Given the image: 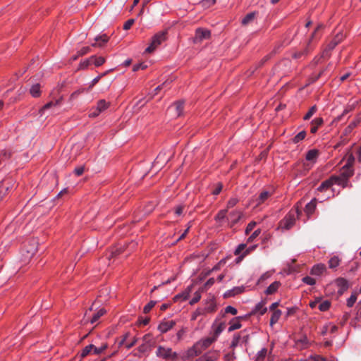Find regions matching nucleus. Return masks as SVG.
<instances>
[{"mask_svg":"<svg viewBox=\"0 0 361 361\" xmlns=\"http://www.w3.org/2000/svg\"><path fill=\"white\" fill-rule=\"evenodd\" d=\"M246 248V244L245 243H240L239 244L235 249L233 253L235 255H241L244 250Z\"/></svg>","mask_w":361,"mask_h":361,"instance_id":"48","label":"nucleus"},{"mask_svg":"<svg viewBox=\"0 0 361 361\" xmlns=\"http://www.w3.org/2000/svg\"><path fill=\"white\" fill-rule=\"evenodd\" d=\"M169 109L174 110L176 116H180L184 110V101H177L174 102L170 106Z\"/></svg>","mask_w":361,"mask_h":361,"instance_id":"12","label":"nucleus"},{"mask_svg":"<svg viewBox=\"0 0 361 361\" xmlns=\"http://www.w3.org/2000/svg\"><path fill=\"white\" fill-rule=\"evenodd\" d=\"M106 313V310L104 308L99 309L90 319V323H95L102 316Z\"/></svg>","mask_w":361,"mask_h":361,"instance_id":"37","label":"nucleus"},{"mask_svg":"<svg viewBox=\"0 0 361 361\" xmlns=\"http://www.w3.org/2000/svg\"><path fill=\"white\" fill-rule=\"evenodd\" d=\"M336 284L337 287L339 288L338 292L340 293H343L349 287L348 281L345 279L341 278V277L338 278L336 280Z\"/></svg>","mask_w":361,"mask_h":361,"instance_id":"15","label":"nucleus"},{"mask_svg":"<svg viewBox=\"0 0 361 361\" xmlns=\"http://www.w3.org/2000/svg\"><path fill=\"white\" fill-rule=\"evenodd\" d=\"M319 155V151L316 149L309 150L305 156L307 161L315 162Z\"/></svg>","mask_w":361,"mask_h":361,"instance_id":"26","label":"nucleus"},{"mask_svg":"<svg viewBox=\"0 0 361 361\" xmlns=\"http://www.w3.org/2000/svg\"><path fill=\"white\" fill-rule=\"evenodd\" d=\"M90 64H92V60L90 59V57L88 59H86L81 61L79 64L78 69H85L87 68Z\"/></svg>","mask_w":361,"mask_h":361,"instance_id":"52","label":"nucleus"},{"mask_svg":"<svg viewBox=\"0 0 361 361\" xmlns=\"http://www.w3.org/2000/svg\"><path fill=\"white\" fill-rule=\"evenodd\" d=\"M205 310V314L209 312H213L216 310V305L214 302H212L210 305L203 308Z\"/></svg>","mask_w":361,"mask_h":361,"instance_id":"64","label":"nucleus"},{"mask_svg":"<svg viewBox=\"0 0 361 361\" xmlns=\"http://www.w3.org/2000/svg\"><path fill=\"white\" fill-rule=\"evenodd\" d=\"M200 299H201V293H200V291H196L194 293L193 298L190 300L189 304L192 305L197 303V302H199Z\"/></svg>","mask_w":361,"mask_h":361,"instance_id":"53","label":"nucleus"},{"mask_svg":"<svg viewBox=\"0 0 361 361\" xmlns=\"http://www.w3.org/2000/svg\"><path fill=\"white\" fill-rule=\"evenodd\" d=\"M255 17V13L251 12L247 13L243 19H242V24L245 25L252 22Z\"/></svg>","mask_w":361,"mask_h":361,"instance_id":"39","label":"nucleus"},{"mask_svg":"<svg viewBox=\"0 0 361 361\" xmlns=\"http://www.w3.org/2000/svg\"><path fill=\"white\" fill-rule=\"evenodd\" d=\"M346 157V163L345 164V166L353 167V164L355 162V157L352 153H348L345 156Z\"/></svg>","mask_w":361,"mask_h":361,"instance_id":"41","label":"nucleus"},{"mask_svg":"<svg viewBox=\"0 0 361 361\" xmlns=\"http://www.w3.org/2000/svg\"><path fill=\"white\" fill-rule=\"evenodd\" d=\"M90 59L92 60V63L94 64L97 67L102 66L105 62V59L102 56H92Z\"/></svg>","mask_w":361,"mask_h":361,"instance_id":"33","label":"nucleus"},{"mask_svg":"<svg viewBox=\"0 0 361 361\" xmlns=\"http://www.w3.org/2000/svg\"><path fill=\"white\" fill-rule=\"evenodd\" d=\"M301 214V211L297 207L295 210H290L283 219L279 222V226L282 229L289 230L291 228L296 221V218Z\"/></svg>","mask_w":361,"mask_h":361,"instance_id":"2","label":"nucleus"},{"mask_svg":"<svg viewBox=\"0 0 361 361\" xmlns=\"http://www.w3.org/2000/svg\"><path fill=\"white\" fill-rule=\"evenodd\" d=\"M176 324V322L173 320L163 321L158 326V330L161 334H165L171 329Z\"/></svg>","mask_w":361,"mask_h":361,"instance_id":"10","label":"nucleus"},{"mask_svg":"<svg viewBox=\"0 0 361 361\" xmlns=\"http://www.w3.org/2000/svg\"><path fill=\"white\" fill-rule=\"evenodd\" d=\"M317 111V107L316 105H313L310 107L307 114L304 116L303 119L305 121L309 120Z\"/></svg>","mask_w":361,"mask_h":361,"instance_id":"42","label":"nucleus"},{"mask_svg":"<svg viewBox=\"0 0 361 361\" xmlns=\"http://www.w3.org/2000/svg\"><path fill=\"white\" fill-rule=\"evenodd\" d=\"M280 286H281V283L279 281H276L273 282L265 290V291H264L265 294L272 295V294L275 293L278 290Z\"/></svg>","mask_w":361,"mask_h":361,"instance_id":"23","label":"nucleus"},{"mask_svg":"<svg viewBox=\"0 0 361 361\" xmlns=\"http://www.w3.org/2000/svg\"><path fill=\"white\" fill-rule=\"evenodd\" d=\"M110 106V103L106 102L105 99H100L97 102L96 108L101 113L107 109Z\"/></svg>","mask_w":361,"mask_h":361,"instance_id":"28","label":"nucleus"},{"mask_svg":"<svg viewBox=\"0 0 361 361\" xmlns=\"http://www.w3.org/2000/svg\"><path fill=\"white\" fill-rule=\"evenodd\" d=\"M281 315H282L281 310H274L272 312L271 316L270 322H269L270 326L273 327V326L279 322Z\"/></svg>","mask_w":361,"mask_h":361,"instance_id":"25","label":"nucleus"},{"mask_svg":"<svg viewBox=\"0 0 361 361\" xmlns=\"http://www.w3.org/2000/svg\"><path fill=\"white\" fill-rule=\"evenodd\" d=\"M324 123V120L321 117L315 118L311 121L312 127L310 128V132L312 134L317 133L319 126H321Z\"/></svg>","mask_w":361,"mask_h":361,"instance_id":"21","label":"nucleus"},{"mask_svg":"<svg viewBox=\"0 0 361 361\" xmlns=\"http://www.w3.org/2000/svg\"><path fill=\"white\" fill-rule=\"evenodd\" d=\"M238 318L233 319L230 322V326L228 327V332H231L234 330L238 329L241 327L240 322L238 320Z\"/></svg>","mask_w":361,"mask_h":361,"instance_id":"32","label":"nucleus"},{"mask_svg":"<svg viewBox=\"0 0 361 361\" xmlns=\"http://www.w3.org/2000/svg\"><path fill=\"white\" fill-rule=\"evenodd\" d=\"M30 92L33 97H39L40 96V85H39V84L33 85L30 90Z\"/></svg>","mask_w":361,"mask_h":361,"instance_id":"36","label":"nucleus"},{"mask_svg":"<svg viewBox=\"0 0 361 361\" xmlns=\"http://www.w3.org/2000/svg\"><path fill=\"white\" fill-rule=\"evenodd\" d=\"M215 341L216 338L213 337H208L198 341L184 353L183 359L188 360L200 355L203 350L209 347Z\"/></svg>","mask_w":361,"mask_h":361,"instance_id":"1","label":"nucleus"},{"mask_svg":"<svg viewBox=\"0 0 361 361\" xmlns=\"http://www.w3.org/2000/svg\"><path fill=\"white\" fill-rule=\"evenodd\" d=\"M0 185H1V191L4 190L8 193V191L12 190L14 185V182L12 179L6 178L0 182Z\"/></svg>","mask_w":361,"mask_h":361,"instance_id":"20","label":"nucleus"},{"mask_svg":"<svg viewBox=\"0 0 361 361\" xmlns=\"http://www.w3.org/2000/svg\"><path fill=\"white\" fill-rule=\"evenodd\" d=\"M271 195V193L269 191L262 192L256 200L257 204L259 205L264 203Z\"/></svg>","mask_w":361,"mask_h":361,"instance_id":"27","label":"nucleus"},{"mask_svg":"<svg viewBox=\"0 0 361 361\" xmlns=\"http://www.w3.org/2000/svg\"><path fill=\"white\" fill-rule=\"evenodd\" d=\"M227 213L228 210L226 209L219 210L214 216V220L219 224H222L224 222L227 221Z\"/></svg>","mask_w":361,"mask_h":361,"instance_id":"17","label":"nucleus"},{"mask_svg":"<svg viewBox=\"0 0 361 361\" xmlns=\"http://www.w3.org/2000/svg\"><path fill=\"white\" fill-rule=\"evenodd\" d=\"M261 233V229L258 228L255 230L247 238V243H252L254 240Z\"/></svg>","mask_w":361,"mask_h":361,"instance_id":"57","label":"nucleus"},{"mask_svg":"<svg viewBox=\"0 0 361 361\" xmlns=\"http://www.w3.org/2000/svg\"><path fill=\"white\" fill-rule=\"evenodd\" d=\"M243 216V213L242 211L238 209H235L231 211L227 217L228 226L230 228H233Z\"/></svg>","mask_w":361,"mask_h":361,"instance_id":"6","label":"nucleus"},{"mask_svg":"<svg viewBox=\"0 0 361 361\" xmlns=\"http://www.w3.org/2000/svg\"><path fill=\"white\" fill-rule=\"evenodd\" d=\"M192 290V285L189 286L185 288L184 291H183L181 293L177 295L176 298H182L183 300H186L188 299L190 294Z\"/></svg>","mask_w":361,"mask_h":361,"instance_id":"34","label":"nucleus"},{"mask_svg":"<svg viewBox=\"0 0 361 361\" xmlns=\"http://www.w3.org/2000/svg\"><path fill=\"white\" fill-rule=\"evenodd\" d=\"M164 154L159 153L154 161V164H157L161 161L166 162L168 161V159L164 158Z\"/></svg>","mask_w":361,"mask_h":361,"instance_id":"62","label":"nucleus"},{"mask_svg":"<svg viewBox=\"0 0 361 361\" xmlns=\"http://www.w3.org/2000/svg\"><path fill=\"white\" fill-rule=\"evenodd\" d=\"M37 251V242L35 239L30 240L23 245V252L27 254L26 257H33Z\"/></svg>","mask_w":361,"mask_h":361,"instance_id":"5","label":"nucleus"},{"mask_svg":"<svg viewBox=\"0 0 361 361\" xmlns=\"http://www.w3.org/2000/svg\"><path fill=\"white\" fill-rule=\"evenodd\" d=\"M340 175L342 176L343 178H345V179H349L354 175V169L353 167H348L343 166L340 170Z\"/></svg>","mask_w":361,"mask_h":361,"instance_id":"18","label":"nucleus"},{"mask_svg":"<svg viewBox=\"0 0 361 361\" xmlns=\"http://www.w3.org/2000/svg\"><path fill=\"white\" fill-rule=\"evenodd\" d=\"M157 304V301L151 300L147 305H145L143 308L144 313H148Z\"/></svg>","mask_w":361,"mask_h":361,"instance_id":"51","label":"nucleus"},{"mask_svg":"<svg viewBox=\"0 0 361 361\" xmlns=\"http://www.w3.org/2000/svg\"><path fill=\"white\" fill-rule=\"evenodd\" d=\"M326 270V266L324 264H317L312 267L310 274L314 276H320Z\"/></svg>","mask_w":361,"mask_h":361,"instance_id":"22","label":"nucleus"},{"mask_svg":"<svg viewBox=\"0 0 361 361\" xmlns=\"http://www.w3.org/2000/svg\"><path fill=\"white\" fill-rule=\"evenodd\" d=\"M238 311L237 309L233 306L228 305L225 308V313L231 314L232 315H235Z\"/></svg>","mask_w":361,"mask_h":361,"instance_id":"59","label":"nucleus"},{"mask_svg":"<svg viewBox=\"0 0 361 361\" xmlns=\"http://www.w3.org/2000/svg\"><path fill=\"white\" fill-rule=\"evenodd\" d=\"M267 354V349L266 348H262L255 356L253 357V360H265Z\"/></svg>","mask_w":361,"mask_h":361,"instance_id":"35","label":"nucleus"},{"mask_svg":"<svg viewBox=\"0 0 361 361\" xmlns=\"http://www.w3.org/2000/svg\"><path fill=\"white\" fill-rule=\"evenodd\" d=\"M224 326H225V324L223 322L219 324L216 326H214V325L212 326V328L214 329V336H213V338H216V339L219 337V336L224 331Z\"/></svg>","mask_w":361,"mask_h":361,"instance_id":"31","label":"nucleus"},{"mask_svg":"<svg viewBox=\"0 0 361 361\" xmlns=\"http://www.w3.org/2000/svg\"><path fill=\"white\" fill-rule=\"evenodd\" d=\"M238 202L239 200L238 197H235L230 198L226 203V209L228 210L229 209L234 207L238 204Z\"/></svg>","mask_w":361,"mask_h":361,"instance_id":"45","label":"nucleus"},{"mask_svg":"<svg viewBox=\"0 0 361 361\" xmlns=\"http://www.w3.org/2000/svg\"><path fill=\"white\" fill-rule=\"evenodd\" d=\"M108 347L107 343H103L99 347H96L94 345L93 351L95 355H99L102 353L104 350H105Z\"/></svg>","mask_w":361,"mask_h":361,"instance_id":"46","label":"nucleus"},{"mask_svg":"<svg viewBox=\"0 0 361 361\" xmlns=\"http://www.w3.org/2000/svg\"><path fill=\"white\" fill-rule=\"evenodd\" d=\"M357 300L356 294H352L349 298L347 299V306L349 307H352Z\"/></svg>","mask_w":361,"mask_h":361,"instance_id":"58","label":"nucleus"},{"mask_svg":"<svg viewBox=\"0 0 361 361\" xmlns=\"http://www.w3.org/2000/svg\"><path fill=\"white\" fill-rule=\"evenodd\" d=\"M310 52L309 47H306L302 51H296L293 54V57L296 59H301L302 57H304L308 54Z\"/></svg>","mask_w":361,"mask_h":361,"instance_id":"38","label":"nucleus"},{"mask_svg":"<svg viewBox=\"0 0 361 361\" xmlns=\"http://www.w3.org/2000/svg\"><path fill=\"white\" fill-rule=\"evenodd\" d=\"M331 307V302L326 300H322L319 305H318V309L321 311V312H326Z\"/></svg>","mask_w":361,"mask_h":361,"instance_id":"40","label":"nucleus"},{"mask_svg":"<svg viewBox=\"0 0 361 361\" xmlns=\"http://www.w3.org/2000/svg\"><path fill=\"white\" fill-rule=\"evenodd\" d=\"M152 345H151V343H143L142 344H141L140 345H139L138 347V351L141 353H146L147 352L148 350H149L151 346Z\"/></svg>","mask_w":361,"mask_h":361,"instance_id":"50","label":"nucleus"},{"mask_svg":"<svg viewBox=\"0 0 361 361\" xmlns=\"http://www.w3.org/2000/svg\"><path fill=\"white\" fill-rule=\"evenodd\" d=\"M94 345L90 344L87 346H85L81 351L80 356L82 357H84L87 356L92 350H93Z\"/></svg>","mask_w":361,"mask_h":361,"instance_id":"49","label":"nucleus"},{"mask_svg":"<svg viewBox=\"0 0 361 361\" xmlns=\"http://www.w3.org/2000/svg\"><path fill=\"white\" fill-rule=\"evenodd\" d=\"M344 38V35L343 32H338L336 35L331 40V42L327 44L326 49L324 51V54H326L329 51L333 50Z\"/></svg>","mask_w":361,"mask_h":361,"instance_id":"9","label":"nucleus"},{"mask_svg":"<svg viewBox=\"0 0 361 361\" xmlns=\"http://www.w3.org/2000/svg\"><path fill=\"white\" fill-rule=\"evenodd\" d=\"M205 314V310L203 308H197L192 314L191 320L195 321L200 315Z\"/></svg>","mask_w":361,"mask_h":361,"instance_id":"47","label":"nucleus"},{"mask_svg":"<svg viewBox=\"0 0 361 361\" xmlns=\"http://www.w3.org/2000/svg\"><path fill=\"white\" fill-rule=\"evenodd\" d=\"M332 185L333 184L331 183V180L329 178L320 184V185L317 188V191L320 192H326L332 187Z\"/></svg>","mask_w":361,"mask_h":361,"instance_id":"24","label":"nucleus"},{"mask_svg":"<svg viewBox=\"0 0 361 361\" xmlns=\"http://www.w3.org/2000/svg\"><path fill=\"white\" fill-rule=\"evenodd\" d=\"M167 31L162 30L158 32L152 36L149 45L145 49V53L153 52L159 46H160L167 38Z\"/></svg>","mask_w":361,"mask_h":361,"instance_id":"3","label":"nucleus"},{"mask_svg":"<svg viewBox=\"0 0 361 361\" xmlns=\"http://www.w3.org/2000/svg\"><path fill=\"white\" fill-rule=\"evenodd\" d=\"M142 341H144V343H151V345H153L154 343L153 339L152 338V335L149 334H145L142 337Z\"/></svg>","mask_w":361,"mask_h":361,"instance_id":"61","label":"nucleus"},{"mask_svg":"<svg viewBox=\"0 0 361 361\" xmlns=\"http://www.w3.org/2000/svg\"><path fill=\"white\" fill-rule=\"evenodd\" d=\"M134 23H135V20L133 18L128 20L127 21L125 22V23L123 25V30H129L131 27V26L133 25Z\"/></svg>","mask_w":361,"mask_h":361,"instance_id":"63","label":"nucleus"},{"mask_svg":"<svg viewBox=\"0 0 361 361\" xmlns=\"http://www.w3.org/2000/svg\"><path fill=\"white\" fill-rule=\"evenodd\" d=\"M211 37V32L207 29L197 28L195 31L194 37V42L199 43L204 39H209Z\"/></svg>","mask_w":361,"mask_h":361,"instance_id":"7","label":"nucleus"},{"mask_svg":"<svg viewBox=\"0 0 361 361\" xmlns=\"http://www.w3.org/2000/svg\"><path fill=\"white\" fill-rule=\"evenodd\" d=\"M330 178L333 185H338L341 186L343 188L353 187L352 184L350 183V180L345 179V178H343L340 174L338 176H331Z\"/></svg>","mask_w":361,"mask_h":361,"instance_id":"8","label":"nucleus"},{"mask_svg":"<svg viewBox=\"0 0 361 361\" xmlns=\"http://www.w3.org/2000/svg\"><path fill=\"white\" fill-rule=\"evenodd\" d=\"M302 282L307 285L313 286L316 283V281L314 278L311 276H305L302 279Z\"/></svg>","mask_w":361,"mask_h":361,"instance_id":"56","label":"nucleus"},{"mask_svg":"<svg viewBox=\"0 0 361 361\" xmlns=\"http://www.w3.org/2000/svg\"><path fill=\"white\" fill-rule=\"evenodd\" d=\"M350 324L355 328L361 327V308L357 312L356 316L351 321Z\"/></svg>","mask_w":361,"mask_h":361,"instance_id":"29","label":"nucleus"},{"mask_svg":"<svg viewBox=\"0 0 361 361\" xmlns=\"http://www.w3.org/2000/svg\"><path fill=\"white\" fill-rule=\"evenodd\" d=\"M256 226V222L255 221H250L246 228H245V233L246 235L249 234L252 230L253 228H255V226Z\"/></svg>","mask_w":361,"mask_h":361,"instance_id":"60","label":"nucleus"},{"mask_svg":"<svg viewBox=\"0 0 361 361\" xmlns=\"http://www.w3.org/2000/svg\"><path fill=\"white\" fill-rule=\"evenodd\" d=\"M216 3V0H202L200 5L204 9L209 8Z\"/></svg>","mask_w":361,"mask_h":361,"instance_id":"44","label":"nucleus"},{"mask_svg":"<svg viewBox=\"0 0 361 361\" xmlns=\"http://www.w3.org/2000/svg\"><path fill=\"white\" fill-rule=\"evenodd\" d=\"M360 118H355L353 121H352L348 126L343 130V135L347 136L353 130V129L357 127V126L360 123Z\"/></svg>","mask_w":361,"mask_h":361,"instance_id":"19","label":"nucleus"},{"mask_svg":"<svg viewBox=\"0 0 361 361\" xmlns=\"http://www.w3.org/2000/svg\"><path fill=\"white\" fill-rule=\"evenodd\" d=\"M59 104V101L55 102H49L47 103L41 109L40 112L43 114L47 109H49V108L52 106H55Z\"/></svg>","mask_w":361,"mask_h":361,"instance_id":"54","label":"nucleus"},{"mask_svg":"<svg viewBox=\"0 0 361 361\" xmlns=\"http://www.w3.org/2000/svg\"><path fill=\"white\" fill-rule=\"evenodd\" d=\"M241 340V336L239 334H235L233 337L231 347V348H235L240 343V341Z\"/></svg>","mask_w":361,"mask_h":361,"instance_id":"55","label":"nucleus"},{"mask_svg":"<svg viewBox=\"0 0 361 361\" xmlns=\"http://www.w3.org/2000/svg\"><path fill=\"white\" fill-rule=\"evenodd\" d=\"M219 358L217 351H209L204 355L199 357L197 361H216Z\"/></svg>","mask_w":361,"mask_h":361,"instance_id":"11","label":"nucleus"},{"mask_svg":"<svg viewBox=\"0 0 361 361\" xmlns=\"http://www.w3.org/2000/svg\"><path fill=\"white\" fill-rule=\"evenodd\" d=\"M306 136V132L305 130H302L300 133H298L293 138V142L295 144L298 143L299 142L302 141L305 139Z\"/></svg>","mask_w":361,"mask_h":361,"instance_id":"43","label":"nucleus"},{"mask_svg":"<svg viewBox=\"0 0 361 361\" xmlns=\"http://www.w3.org/2000/svg\"><path fill=\"white\" fill-rule=\"evenodd\" d=\"M341 262V259L338 256H334L330 258L328 262L329 267L330 269H336L337 268Z\"/></svg>","mask_w":361,"mask_h":361,"instance_id":"30","label":"nucleus"},{"mask_svg":"<svg viewBox=\"0 0 361 361\" xmlns=\"http://www.w3.org/2000/svg\"><path fill=\"white\" fill-rule=\"evenodd\" d=\"M317 207V200L316 198L312 199L310 202H308L305 207V212L307 216L310 217L315 211Z\"/></svg>","mask_w":361,"mask_h":361,"instance_id":"16","label":"nucleus"},{"mask_svg":"<svg viewBox=\"0 0 361 361\" xmlns=\"http://www.w3.org/2000/svg\"><path fill=\"white\" fill-rule=\"evenodd\" d=\"M156 355L157 357L165 360H176L178 357L177 353L176 352H173L171 348H165L161 345H159L157 348Z\"/></svg>","mask_w":361,"mask_h":361,"instance_id":"4","label":"nucleus"},{"mask_svg":"<svg viewBox=\"0 0 361 361\" xmlns=\"http://www.w3.org/2000/svg\"><path fill=\"white\" fill-rule=\"evenodd\" d=\"M109 37L106 34H100L94 37V42L92 43V47H102L109 41Z\"/></svg>","mask_w":361,"mask_h":361,"instance_id":"14","label":"nucleus"},{"mask_svg":"<svg viewBox=\"0 0 361 361\" xmlns=\"http://www.w3.org/2000/svg\"><path fill=\"white\" fill-rule=\"evenodd\" d=\"M265 304L266 302L264 300H261L259 302L252 310V314H255L259 313L260 316L264 314L267 311V308L265 307Z\"/></svg>","mask_w":361,"mask_h":361,"instance_id":"13","label":"nucleus"}]
</instances>
